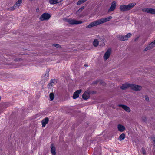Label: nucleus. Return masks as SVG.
<instances>
[{
  "label": "nucleus",
  "instance_id": "obj_20",
  "mask_svg": "<svg viewBox=\"0 0 155 155\" xmlns=\"http://www.w3.org/2000/svg\"><path fill=\"white\" fill-rule=\"evenodd\" d=\"M118 37L120 41H124L125 40H127L128 39V38H126L125 36H124L120 35Z\"/></svg>",
  "mask_w": 155,
  "mask_h": 155
},
{
  "label": "nucleus",
  "instance_id": "obj_6",
  "mask_svg": "<svg viewBox=\"0 0 155 155\" xmlns=\"http://www.w3.org/2000/svg\"><path fill=\"white\" fill-rule=\"evenodd\" d=\"M130 88L134 90L138 91L141 89L142 87L140 85L131 84Z\"/></svg>",
  "mask_w": 155,
  "mask_h": 155
},
{
  "label": "nucleus",
  "instance_id": "obj_35",
  "mask_svg": "<svg viewBox=\"0 0 155 155\" xmlns=\"http://www.w3.org/2000/svg\"><path fill=\"white\" fill-rule=\"evenodd\" d=\"M138 38H138V37H137L135 39V40H134V41H137V40L138 39Z\"/></svg>",
  "mask_w": 155,
  "mask_h": 155
},
{
  "label": "nucleus",
  "instance_id": "obj_14",
  "mask_svg": "<svg viewBox=\"0 0 155 155\" xmlns=\"http://www.w3.org/2000/svg\"><path fill=\"white\" fill-rule=\"evenodd\" d=\"M49 120V119L48 117L45 118L43 119L41 121L42 124V127H45L46 125L47 124Z\"/></svg>",
  "mask_w": 155,
  "mask_h": 155
},
{
  "label": "nucleus",
  "instance_id": "obj_10",
  "mask_svg": "<svg viewBox=\"0 0 155 155\" xmlns=\"http://www.w3.org/2000/svg\"><path fill=\"white\" fill-rule=\"evenodd\" d=\"M144 12L152 14H155V9L152 8H146L143 10Z\"/></svg>",
  "mask_w": 155,
  "mask_h": 155
},
{
  "label": "nucleus",
  "instance_id": "obj_22",
  "mask_svg": "<svg viewBox=\"0 0 155 155\" xmlns=\"http://www.w3.org/2000/svg\"><path fill=\"white\" fill-rule=\"evenodd\" d=\"M55 81V80L54 79H53L51 80L50 83L48 84V86L50 87V86H52L54 85V83Z\"/></svg>",
  "mask_w": 155,
  "mask_h": 155
},
{
  "label": "nucleus",
  "instance_id": "obj_30",
  "mask_svg": "<svg viewBox=\"0 0 155 155\" xmlns=\"http://www.w3.org/2000/svg\"><path fill=\"white\" fill-rule=\"evenodd\" d=\"M142 120L144 122H146L147 121V119L144 116L142 117Z\"/></svg>",
  "mask_w": 155,
  "mask_h": 155
},
{
  "label": "nucleus",
  "instance_id": "obj_19",
  "mask_svg": "<svg viewBox=\"0 0 155 155\" xmlns=\"http://www.w3.org/2000/svg\"><path fill=\"white\" fill-rule=\"evenodd\" d=\"M48 72H47L45 74L44 76L42 77V79L44 81H47L48 79Z\"/></svg>",
  "mask_w": 155,
  "mask_h": 155
},
{
  "label": "nucleus",
  "instance_id": "obj_29",
  "mask_svg": "<svg viewBox=\"0 0 155 155\" xmlns=\"http://www.w3.org/2000/svg\"><path fill=\"white\" fill-rule=\"evenodd\" d=\"M98 83H99V80H97L93 81L92 83V84L93 85H96Z\"/></svg>",
  "mask_w": 155,
  "mask_h": 155
},
{
  "label": "nucleus",
  "instance_id": "obj_27",
  "mask_svg": "<svg viewBox=\"0 0 155 155\" xmlns=\"http://www.w3.org/2000/svg\"><path fill=\"white\" fill-rule=\"evenodd\" d=\"M132 35L131 34L129 33L127 34L126 35H125L126 38L130 37Z\"/></svg>",
  "mask_w": 155,
  "mask_h": 155
},
{
  "label": "nucleus",
  "instance_id": "obj_2",
  "mask_svg": "<svg viewBox=\"0 0 155 155\" xmlns=\"http://www.w3.org/2000/svg\"><path fill=\"white\" fill-rule=\"evenodd\" d=\"M136 5L135 2L131 3L127 5H121L120 7V10L122 12H125L132 9Z\"/></svg>",
  "mask_w": 155,
  "mask_h": 155
},
{
  "label": "nucleus",
  "instance_id": "obj_34",
  "mask_svg": "<svg viewBox=\"0 0 155 155\" xmlns=\"http://www.w3.org/2000/svg\"><path fill=\"white\" fill-rule=\"evenodd\" d=\"M84 8L83 7H82L81 8L78 10L79 11H81L82 10H83V9Z\"/></svg>",
  "mask_w": 155,
  "mask_h": 155
},
{
  "label": "nucleus",
  "instance_id": "obj_15",
  "mask_svg": "<svg viewBox=\"0 0 155 155\" xmlns=\"http://www.w3.org/2000/svg\"><path fill=\"white\" fill-rule=\"evenodd\" d=\"M11 105V104L8 102H4L2 103L0 105V107L3 108H7Z\"/></svg>",
  "mask_w": 155,
  "mask_h": 155
},
{
  "label": "nucleus",
  "instance_id": "obj_13",
  "mask_svg": "<svg viewBox=\"0 0 155 155\" xmlns=\"http://www.w3.org/2000/svg\"><path fill=\"white\" fill-rule=\"evenodd\" d=\"M90 97V93L89 91L85 92L82 95L83 98L84 100L88 99Z\"/></svg>",
  "mask_w": 155,
  "mask_h": 155
},
{
  "label": "nucleus",
  "instance_id": "obj_3",
  "mask_svg": "<svg viewBox=\"0 0 155 155\" xmlns=\"http://www.w3.org/2000/svg\"><path fill=\"white\" fill-rule=\"evenodd\" d=\"M65 20L67 22L71 25H78L83 23L82 21H77L74 19H66Z\"/></svg>",
  "mask_w": 155,
  "mask_h": 155
},
{
  "label": "nucleus",
  "instance_id": "obj_5",
  "mask_svg": "<svg viewBox=\"0 0 155 155\" xmlns=\"http://www.w3.org/2000/svg\"><path fill=\"white\" fill-rule=\"evenodd\" d=\"M111 53V49L110 48L108 49L103 56L104 59V60H107L109 58Z\"/></svg>",
  "mask_w": 155,
  "mask_h": 155
},
{
  "label": "nucleus",
  "instance_id": "obj_23",
  "mask_svg": "<svg viewBox=\"0 0 155 155\" xmlns=\"http://www.w3.org/2000/svg\"><path fill=\"white\" fill-rule=\"evenodd\" d=\"M99 44L98 41L97 39L94 40V41L93 42V45L95 47H97Z\"/></svg>",
  "mask_w": 155,
  "mask_h": 155
},
{
  "label": "nucleus",
  "instance_id": "obj_21",
  "mask_svg": "<svg viewBox=\"0 0 155 155\" xmlns=\"http://www.w3.org/2000/svg\"><path fill=\"white\" fill-rule=\"evenodd\" d=\"M125 135L124 133H122L119 137V140L121 141L125 138Z\"/></svg>",
  "mask_w": 155,
  "mask_h": 155
},
{
  "label": "nucleus",
  "instance_id": "obj_26",
  "mask_svg": "<svg viewBox=\"0 0 155 155\" xmlns=\"http://www.w3.org/2000/svg\"><path fill=\"white\" fill-rule=\"evenodd\" d=\"M99 83L100 84H102L104 86L105 84V82H104L103 81L101 80H99Z\"/></svg>",
  "mask_w": 155,
  "mask_h": 155
},
{
  "label": "nucleus",
  "instance_id": "obj_31",
  "mask_svg": "<svg viewBox=\"0 0 155 155\" xmlns=\"http://www.w3.org/2000/svg\"><path fill=\"white\" fill-rule=\"evenodd\" d=\"M142 153L144 155L146 154V151H145V150L143 148H142Z\"/></svg>",
  "mask_w": 155,
  "mask_h": 155
},
{
  "label": "nucleus",
  "instance_id": "obj_32",
  "mask_svg": "<svg viewBox=\"0 0 155 155\" xmlns=\"http://www.w3.org/2000/svg\"><path fill=\"white\" fill-rule=\"evenodd\" d=\"M145 100L146 101H149V98L147 96H145Z\"/></svg>",
  "mask_w": 155,
  "mask_h": 155
},
{
  "label": "nucleus",
  "instance_id": "obj_24",
  "mask_svg": "<svg viewBox=\"0 0 155 155\" xmlns=\"http://www.w3.org/2000/svg\"><path fill=\"white\" fill-rule=\"evenodd\" d=\"M58 0H49V3L51 4H54L58 2Z\"/></svg>",
  "mask_w": 155,
  "mask_h": 155
},
{
  "label": "nucleus",
  "instance_id": "obj_7",
  "mask_svg": "<svg viewBox=\"0 0 155 155\" xmlns=\"http://www.w3.org/2000/svg\"><path fill=\"white\" fill-rule=\"evenodd\" d=\"M154 47H155V42L153 41V42L150 44L148 45L145 48L144 51H147V50H150L153 48Z\"/></svg>",
  "mask_w": 155,
  "mask_h": 155
},
{
  "label": "nucleus",
  "instance_id": "obj_11",
  "mask_svg": "<svg viewBox=\"0 0 155 155\" xmlns=\"http://www.w3.org/2000/svg\"><path fill=\"white\" fill-rule=\"evenodd\" d=\"M116 8V2L115 1H113L111 4V5L110 8L108 10V12H110L111 11H113Z\"/></svg>",
  "mask_w": 155,
  "mask_h": 155
},
{
  "label": "nucleus",
  "instance_id": "obj_36",
  "mask_svg": "<svg viewBox=\"0 0 155 155\" xmlns=\"http://www.w3.org/2000/svg\"><path fill=\"white\" fill-rule=\"evenodd\" d=\"M154 41L155 42V40Z\"/></svg>",
  "mask_w": 155,
  "mask_h": 155
},
{
  "label": "nucleus",
  "instance_id": "obj_18",
  "mask_svg": "<svg viewBox=\"0 0 155 155\" xmlns=\"http://www.w3.org/2000/svg\"><path fill=\"white\" fill-rule=\"evenodd\" d=\"M118 130L120 132H123L125 129V127L121 124H118L117 126Z\"/></svg>",
  "mask_w": 155,
  "mask_h": 155
},
{
  "label": "nucleus",
  "instance_id": "obj_12",
  "mask_svg": "<svg viewBox=\"0 0 155 155\" xmlns=\"http://www.w3.org/2000/svg\"><path fill=\"white\" fill-rule=\"evenodd\" d=\"M81 92V90H78L75 91L74 94L73 96V98L74 99H76L79 97V94Z\"/></svg>",
  "mask_w": 155,
  "mask_h": 155
},
{
  "label": "nucleus",
  "instance_id": "obj_16",
  "mask_svg": "<svg viewBox=\"0 0 155 155\" xmlns=\"http://www.w3.org/2000/svg\"><path fill=\"white\" fill-rule=\"evenodd\" d=\"M131 84L127 83L123 84L120 87V88L122 90H125L129 87H130Z\"/></svg>",
  "mask_w": 155,
  "mask_h": 155
},
{
  "label": "nucleus",
  "instance_id": "obj_4",
  "mask_svg": "<svg viewBox=\"0 0 155 155\" xmlns=\"http://www.w3.org/2000/svg\"><path fill=\"white\" fill-rule=\"evenodd\" d=\"M51 16L49 14L44 13L40 17V19L43 21L45 20H48L50 18Z\"/></svg>",
  "mask_w": 155,
  "mask_h": 155
},
{
  "label": "nucleus",
  "instance_id": "obj_28",
  "mask_svg": "<svg viewBox=\"0 0 155 155\" xmlns=\"http://www.w3.org/2000/svg\"><path fill=\"white\" fill-rule=\"evenodd\" d=\"M53 45L57 48H60V46L58 44H53Z\"/></svg>",
  "mask_w": 155,
  "mask_h": 155
},
{
  "label": "nucleus",
  "instance_id": "obj_9",
  "mask_svg": "<svg viewBox=\"0 0 155 155\" xmlns=\"http://www.w3.org/2000/svg\"><path fill=\"white\" fill-rule=\"evenodd\" d=\"M118 106L121 107L126 111L127 112H129L131 111L130 108L126 105L119 104L118 105Z\"/></svg>",
  "mask_w": 155,
  "mask_h": 155
},
{
  "label": "nucleus",
  "instance_id": "obj_8",
  "mask_svg": "<svg viewBox=\"0 0 155 155\" xmlns=\"http://www.w3.org/2000/svg\"><path fill=\"white\" fill-rule=\"evenodd\" d=\"M22 0H18L17 2L15 3L14 5L12 7V9L14 10L18 8L21 5V3Z\"/></svg>",
  "mask_w": 155,
  "mask_h": 155
},
{
  "label": "nucleus",
  "instance_id": "obj_25",
  "mask_svg": "<svg viewBox=\"0 0 155 155\" xmlns=\"http://www.w3.org/2000/svg\"><path fill=\"white\" fill-rule=\"evenodd\" d=\"M49 97L51 101H52L54 99V95L53 93H51L50 94Z\"/></svg>",
  "mask_w": 155,
  "mask_h": 155
},
{
  "label": "nucleus",
  "instance_id": "obj_17",
  "mask_svg": "<svg viewBox=\"0 0 155 155\" xmlns=\"http://www.w3.org/2000/svg\"><path fill=\"white\" fill-rule=\"evenodd\" d=\"M51 152L52 155H55L56 153L55 147L53 144H52L51 145Z\"/></svg>",
  "mask_w": 155,
  "mask_h": 155
},
{
  "label": "nucleus",
  "instance_id": "obj_1",
  "mask_svg": "<svg viewBox=\"0 0 155 155\" xmlns=\"http://www.w3.org/2000/svg\"><path fill=\"white\" fill-rule=\"evenodd\" d=\"M112 18V17L110 16L106 18H104L97 20L90 24L86 27V28H91L94 26H97L99 25L103 24L106 22L109 21L111 20Z\"/></svg>",
  "mask_w": 155,
  "mask_h": 155
},
{
  "label": "nucleus",
  "instance_id": "obj_33",
  "mask_svg": "<svg viewBox=\"0 0 155 155\" xmlns=\"http://www.w3.org/2000/svg\"><path fill=\"white\" fill-rule=\"evenodd\" d=\"M153 141L154 143H155V138H152Z\"/></svg>",
  "mask_w": 155,
  "mask_h": 155
}]
</instances>
